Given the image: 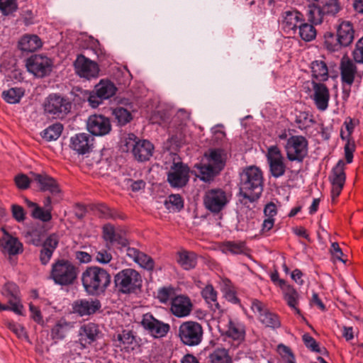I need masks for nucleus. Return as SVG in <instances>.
<instances>
[{
  "instance_id": "1",
  "label": "nucleus",
  "mask_w": 363,
  "mask_h": 363,
  "mask_svg": "<svg viewBox=\"0 0 363 363\" xmlns=\"http://www.w3.org/2000/svg\"><path fill=\"white\" fill-rule=\"evenodd\" d=\"M263 191V176L262 171L255 167L245 169L240 174V194L242 197V203L247 201L255 202L261 196Z\"/></svg>"
},
{
  "instance_id": "2",
  "label": "nucleus",
  "mask_w": 363,
  "mask_h": 363,
  "mask_svg": "<svg viewBox=\"0 0 363 363\" xmlns=\"http://www.w3.org/2000/svg\"><path fill=\"white\" fill-rule=\"evenodd\" d=\"M227 154L225 150L210 149L205 152L202 162L195 167L199 169L200 179L204 182H210L218 175L224 168Z\"/></svg>"
},
{
  "instance_id": "3",
  "label": "nucleus",
  "mask_w": 363,
  "mask_h": 363,
  "mask_svg": "<svg viewBox=\"0 0 363 363\" xmlns=\"http://www.w3.org/2000/svg\"><path fill=\"white\" fill-rule=\"evenodd\" d=\"M111 277L104 269L92 266L87 267L82 274V282L85 291L91 296L105 292L111 284Z\"/></svg>"
},
{
  "instance_id": "4",
  "label": "nucleus",
  "mask_w": 363,
  "mask_h": 363,
  "mask_svg": "<svg viewBox=\"0 0 363 363\" xmlns=\"http://www.w3.org/2000/svg\"><path fill=\"white\" fill-rule=\"evenodd\" d=\"M79 269L70 260L59 258L52 264L50 278L60 286L73 284L77 279Z\"/></svg>"
},
{
  "instance_id": "5",
  "label": "nucleus",
  "mask_w": 363,
  "mask_h": 363,
  "mask_svg": "<svg viewBox=\"0 0 363 363\" xmlns=\"http://www.w3.org/2000/svg\"><path fill=\"white\" fill-rule=\"evenodd\" d=\"M123 152H132L134 158L138 162H145L152 157L154 146L147 140H140L133 133H129L121 142Z\"/></svg>"
},
{
  "instance_id": "6",
  "label": "nucleus",
  "mask_w": 363,
  "mask_h": 363,
  "mask_svg": "<svg viewBox=\"0 0 363 363\" xmlns=\"http://www.w3.org/2000/svg\"><path fill=\"white\" fill-rule=\"evenodd\" d=\"M342 9L340 0H324L317 6H308V20L313 25H319L328 16L335 17Z\"/></svg>"
},
{
  "instance_id": "7",
  "label": "nucleus",
  "mask_w": 363,
  "mask_h": 363,
  "mask_svg": "<svg viewBox=\"0 0 363 363\" xmlns=\"http://www.w3.org/2000/svg\"><path fill=\"white\" fill-rule=\"evenodd\" d=\"M116 287L123 294H131L142 286V277L135 269L128 268L118 272L114 277Z\"/></svg>"
},
{
  "instance_id": "8",
  "label": "nucleus",
  "mask_w": 363,
  "mask_h": 363,
  "mask_svg": "<svg viewBox=\"0 0 363 363\" xmlns=\"http://www.w3.org/2000/svg\"><path fill=\"white\" fill-rule=\"evenodd\" d=\"M203 336L202 325L194 320L182 323L178 329V337L184 345L194 347L200 345Z\"/></svg>"
},
{
  "instance_id": "9",
  "label": "nucleus",
  "mask_w": 363,
  "mask_h": 363,
  "mask_svg": "<svg viewBox=\"0 0 363 363\" xmlns=\"http://www.w3.org/2000/svg\"><path fill=\"white\" fill-rule=\"evenodd\" d=\"M337 27V43L332 44L330 39L325 40V45L330 51L338 50L341 47L349 46L354 40V30L352 23L349 21H340Z\"/></svg>"
},
{
  "instance_id": "10",
  "label": "nucleus",
  "mask_w": 363,
  "mask_h": 363,
  "mask_svg": "<svg viewBox=\"0 0 363 363\" xmlns=\"http://www.w3.org/2000/svg\"><path fill=\"white\" fill-rule=\"evenodd\" d=\"M284 150L289 161L302 162L308 154V141L303 136L292 135L287 139Z\"/></svg>"
},
{
  "instance_id": "11",
  "label": "nucleus",
  "mask_w": 363,
  "mask_h": 363,
  "mask_svg": "<svg viewBox=\"0 0 363 363\" xmlns=\"http://www.w3.org/2000/svg\"><path fill=\"white\" fill-rule=\"evenodd\" d=\"M71 103L66 99L57 94H51L44 104L45 111L55 118H63L70 111Z\"/></svg>"
},
{
  "instance_id": "12",
  "label": "nucleus",
  "mask_w": 363,
  "mask_h": 363,
  "mask_svg": "<svg viewBox=\"0 0 363 363\" xmlns=\"http://www.w3.org/2000/svg\"><path fill=\"white\" fill-rule=\"evenodd\" d=\"M266 157L272 177L279 178L284 175L286 169L285 158L278 146H269L267 148Z\"/></svg>"
},
{
  "instance_id": "13",
  "label": "nucleus",
  "mask_w": 363,
  "mask_h": 363,
  "mask_svg": "<svg viewBox=\"0 0 363 363\" xmlns=\"http://www.w3.org/2000/svg\"><path fill=\"white\" fill-rule=\"evenodd\" d=\"M141 325L154 338H162L170 330L169 324L156 319L149 313L143 315Z\"/></svg>"
},
{
  "instance_id": "14",
  "label": "nucleus",
  "mask_w": 363,
  "mask_h": 363,
  "mask_svg": "<svg viewBox=\"0 0 363 363\" xmlns=\"http://www.w3.org/2000/svg\"><path fill=\"white\" fill-rule=\"evenodd\" d=\"M251 309L258 315L259 321L266 327L276 329L281 326V321L278 315L270 312L265 305L259 300L252 301Z\"/></svg>"
},
{
  "instance_id": "15",
  "label": "nucleus",
  "mask_w": 363,
  "mask_h": 363,
  "mask_svg": "<svg viewBox=\"0 0 363 363\" xmlns=\"http://www.w3.org/2000/svg\"><path fill=\"white\" fill-rule=\"evenodd\" d=\"M203 203L208 210L218 213L228 203L226 194L220 189H210L205 194Z\"/></svg>"
},
{
  "instance_id": "16",
  "label": "nucleus",
  "mask_w": 363,
  "mask_h": 363,
  "mask_svg": "<svg viewBox=\"0 0 363 363\" xmlns=\"http://www.w3.org/2000/svg\"><path fill=\"white\" fill-rule=\"evenodd\" d=\"M345 166V162L342 160H339L333 167L332 174L329 177L332 184L331 198L333 202H335L339 196L345 185L346 179Z\"/></svg>"
},
{
  "instance_id": "17",
  "label": "nucleus",
  "mask_w": 363,
  "mask_h": 363,
  "mask_svg": "<svg viewBox=\"0 0 363 363\" xmlns=\"http://www.w3.org/2000/svg\"><path fill=\"white\" fill-rule=\"evenodd\" d=\"M26 67L35 77H43L50 72L51 62L45 56L34 55L27 60Z\"/></svg>"
},
{
  "instance_id": "18",
  "label": "nucleus",
  "mask_w": 363,
  "mask_h": 363,
  "mask_svg": "<svg viewBox=\"0 0 363 363\" xmlns=\"http://www.w3.org/2000/svg\"><path fill=\"white\" fill-rule=\"evenodd\" d=\"M189 169L182 162H174L167 174V181L172 187H183L189 181Z\"/></svg>"
},
{
  "instance_id": "19",
  "label": "nucleus",
  "mask_w": 363,
  "mask_h": 363,
  "mask_svg": "<svg viewBox=\"0 0 363 363\" xmlns=\"http://www.w3.org/2000/svg\"><path fill=\"white\" fill-rule=\"evenodd\" d=\"M74 65L76 73L80 77L90 79L99 75V68L97 63L82 55L77 56Z\"/></svg>"
},
{
  "instance_id": "20",
  "label": "nucleus",
  "mask_w": 363,
  "mask_h": 363,
  "mask_svg": "<svg viewBox=\"0 0 363 363\" xmlns=\"http://www.w3.org/2000/svg\"><path fill=\"white\" fill-rule=\"evenodd\" d=\"M88 130L94 135L103 136L111 130L110 120L102 115L90 116L86 121Z\"/></svg>"
},
{
  "instance_id": "21",
  "label": "nucleus",
  "mask_w": 363,
  "mask_h": 363,
  "mask_svg": "<svg viewBox=\"0 0 363 363\" xmlns=\"http://www.w3.org/2000/svg\"><path fill=\"white\" fill-rule=\"evenodd\" d=\"M112 341L113 345L121 351L130 352L133 350L136 340L131 330L121 328L113 334Z\"/></svg>"
},
{
  "instance_id": "22",
  "label": "nucleus",
  "mask_w": 363,
  "mask_h": 363,
  "mask_svg": "<svg viewBox=\"0 0 363 363\" xmlns=\"http://www.w3.org/2000/svg\"><path fill=\"white\" fill-rule=\"evenodd\" d=\"M94 138L88 133H78L70 138V148L79 155L90 152L94 147Z\"/></svg>"
},
{
  "instance_id": "23",
  "label": "nucleus",
  "mask_w": 363,
  "mask_h": 363,
  "mask_svg": "<svg viewBox=\"0 0 363 363\" xmlns=\"http://www.w3.org/2000/svg\"><path fill=\"white\" fill-rule=\"evenodd\" d=\"M313 99L316 108L321 111H325L328 107L330 91L328 88L322 83L312 81Z\"/></svg>"
},
{
  "instance_id": "24",
  "label": "nucleus",
  "mask_w": 363,
  "mask_h": 363,
  "mask_svg": "<svg viewBox=\"0 0 363 363\" xmlns=\"http://www.w3.org/2000/svg\"><path fill=\"white\" fill-rule=\"evenodd\" d=\"M193 310V303L186 295H178L170 304V311L177 318L189 316Z\"/></svg>"
},
{
  "instance_id": "25",
  "label": "nucleus",
  "mask_w": 363,
  "mask_h": 363,
  "mask_svg": "<svg viewBox=\"0 0 363 363\" xmlns=\"http://www.w3.org/2000/svg\"><path fill=\"white\" fill-rule=\"evenodd\" d=\"M18 293V286L12 282L6 284L2 289L3 296L9 298L10 304L9 310L16 314L22 315L23 305L21 303Z\"/></svg>"
},
{
  "instance_id": "26",
  "label": "nucleus",
  "mask_w": 363,
  "mask_h": 363,
  "mask_svg": "<svg viewBox=\"0 0 363 363\" xmlns=\"http://www.w3.org/2000/svg\"><path fill=\"white\" fill-rule=\"evenodd\" d=\"M355 61L348 57H343L340 64V77L342 84L351 86L357 73Z\"/></svg>"
},
{
  "instance_id": "27",
  "label": "nucleus",
  "mask_w": 363,
  "mask_h": 363,
  "mask_svg": "<svg viewBox=\"0 0 363 363\" xmlns=\"http://www.w3.org/2000/svg\"><path fill=\"white\" fill-rule=\"evenodd\" d=\"M281 28L288 34H294L297 24L302 21L303 15L296 10L286 11L281 13Z\"/></svg>"
},
{
  "instance_id": "28",
  "label": "nucleus",
  "mask_w": 363,
  "mask_h": 363,
  "mask_svg": "<svg viewBox=\"0 0 363 363\" xmlns=\"http://www.w3.org/2000/svg\"><path fill=\"white\" fill-rule=\"evenodd\" d=\"M101 307L98 299H80L75 301L72 304L74 313L80 316L89 315L95 313Z\"/></svg>"
},
{
  "instance_id": "29",
  "label": "nucleus",
  "mask_w": 363,
  "mask_h": 363,
  "mask_svg": "<svg viewBox=\"0 0 363 363\" xmlns=\"http://www.w3.org/2000/svg\"><path fill=\"white\" fill-rule=\"evenodd\" d=\"M3 238L0 247L4 253L10 255H15L23 252V245L20 241L11 235H9L4 228H1Z\"/></svg>"
},
{
  "instance_id": "30",
  "label": "nucleus",
  "mask_w": 363,
  "mask_h": 363,
  "mask_svg": "<svg viewBox=\"0 0 363 363\" xmlns=\"http://www.w3.org/2000/svg\"><path fill=\"white\" fill-rule=\"evenodd\" d=\"M100 333L101 331L96 324L93 323L84 324L79 329V342L83 345H90L99 337Z\"/></svg>"
},
{
  "instance_id": "31",
  "label": "nucleus",
  "mask_w": 363,
  "mask_h": 363,
  "mask_svg": "<svg viewBox=\"0 0 363 363\" xmlns=\"http://www.w3.org/2000/svg\"><path fill=\"white\" fill-rule=\"evenodd\" d=\"M126 255L147 270H152L155 267L154 260L147 255L139 251L135 247H128L125 249Z\"/></svg>"
},
{
  "instance_id": "32",
  "label": "nucleus",
  "mask_w": 363,
  "mask_h": 363,
  "mask_svg": "<svg viewBox=\"0 0 363 363\" xmlns=\"http://www.w3.org/2000/svg\"><path fill=\"white\" fill-rule=\"evenodd\" d=\"M225 335L240 344L245 337V328L243 324L229 318Z\"/></svg>"
},
{
  "instance_id": "33",
  "label": "nucleus",
  "mask_w": 363,
  "mask_h": 363,
  "mask_svg": "<svg viewBox=\"0 0 363 363\" xmlns=\"http://www.w3.org/2000/svg\"><path fill=\"white\" fill-rule=\"evenodd\" d=\"M34 180L43 191H48L53 195L60 193V189L56 180L47 174H34Z\"/></svg>"
},
{
  "instance_id": "34",
  "label": "nucleus",
  "mask_w": 363,
  "mask_h": 363,
  "mask_svg": "<svg viewBox=\"0 0 363 363\" xmlns=\"http://www.w3.org/2000/svg\"><path fill=\"white\" fill-rule=\"evenodd\" d=\"M280 287L283 291L285 301L289 306L294 309L296 313H300V310L296 307L298 303L299 295L298 292L285 281H280Z\"/></svg>"
},
{
  "instance_id": "35",
  "label": "nucleus",
  "mask_w": 363,
  "mask_h": 363,
  "mask_svg": "<svg viewBox=\"0 0 363 363\" xmlns=\"http://www.w3.org/2000/svg\"><path fill=\"white\" fill-rule=\"evenodd\" d=\"M41 46V40L36 35H25L18 42V48L23 52H32Z\"/></svg>"
},
{
  "instance_id": "36",
  "label": "nucleus",
  "mask_w": 363,
  "mask_h": 363,
  "mask_svg": "<svg viewBox=\"0 0 363 363\" xmlns=\"http://www.w3.org/2000/svg\"><path fill=\"white\" fill-rule=\"evenodd\" d=\"M103 238L106 241L111 243H118L123 247H126L128 244L127 240L116 232L113 225L109 223L104 225L103 227Z\"/></svg>"
},
{
  "instance_id": "37",
  "label": "nucleus",
  "mask_w": 363,
  "mask_h": 363,
  "mask_svg": "<svg viewBox=\"0 0 363 363\" xmlns=\"http://www.w3.org/2000/svg\"><path fill=\"white\" fill-rule=\"evenodd\" d=\"M94 91L101 99L105 100L114 96L117 88L111 81L101 79L95 86Z\"/></svg>"
},
{
  "instance_id": "38",
  "label": "nucleus",
  "mask_w": 363,
  "mask_h": 363,
  "mask_svg": "<svg viewBox=\"0 0 363 363\" xmlns=\"http://www.w3.org/2000/svg\"><path fill=\"white\" fill-rule=\"evenodd\" d=\"M313 79L318 82L328 79L329 73L326 63L323 60H315L311 64Z\"/></svg>"
},
{
  "instance_id": "39",
  "label": "nucleus",
  "mask_w": 363,
  "mask_h": 363,
  "mask_svg": "<svg viewBox=\"0 0 363 363\" xmlns=\"http://www.w3.org/2000/svg\"><path fill=\"white\" fill-rule=\"evenodd\" d=\"M208 363H233L229 350L223 347L214 348L208 356Z\"/></svg>"
},
{
  "instance_id": "40",
  "label": "nucleus",
  "mask_w": 363,
  "mask_h": 363,
  "mask_svg": "<svg viewBox=\"0 0 363 363\" xmlns=\"http://www.w3.org/2000/svg\"><path fill=\"white\" fill-rule=\"evenodd\" d=\"M177 256V262L184 269L190 270L196 266L197 256L194 252L180 251Z\"/></svg>"
},
{
  "instance_id": "41",
  "label": "nucleus",
  "mask_w": 363,
  "mask_h": 363,
  "mask_svg": "<svg viewBox=\"0 0 363 363\" xmlns=\"http://www.w3.org/2000/svg\"><path fill=\"white\" fill-rule=\"evenodd\" d=\"M72 328V325L71 323L67 322L65 319H60L52 328L51 336L54 340H62Z\"/></svg>"
},
{
  "instance_id": "42",
  "label": "nucleus",
  "mask_w": 363,
  "mask_h": 363,
  "mask_svg": "<svg viewBox=\"0 0 363 363\" xmlns=\"http://www.w3.org/2000/svg\"><path fill=\"white\" fill-rule=\"evenodd\" d=\"M24 95L21 88H11L2 92L3 99L9 104H17Z\"/></svg>"
},
{
  "instance_id": "43",
  "label": "nucleus",
  "mask_w": 363,
  "mask_h": 363,
  "mask_svg": "<svg viewBox=\"0 0 363 363\" xmlns=\"http://www.w3.org/2000/svg\"><path fill=\"white\" fill-rule=\"evenodd\" d=\"M63 127L60 123H55L45 129L41 135L47 141L57 140L61 135Z\"/></svg>"
},
{
  "instance_id": "44",
  "label": "nucleus",
  "mask_w": 363,
  "mask_h": 363,
  "mask_svg": "<svg viewBox=\"0 0 363 363\" xmlns=\"http://www.w3.org/2000/svg\"><path fill=\"white\" fill-rule=\"evenodd\" d=\"M246 246L243 242H226L222 246V251L225 253L233 255L242 254L246 250Z\"/></svg>"
},
{
  "instance_id": "45",
  "label": "nucleus",
  "mask_w": 363,
  "mask_h": 363,
  "mask_svg": "<svg viewBox=\"0 0 363 363\" xmlns=\"http://www.w3.org/2000/svg\"><path fill=\"white\" fill-rule=\"evenodd\" d=\"M298 28L299 35L303 40L310 42L315 38L316 30L312 24L301 23Z\"/></svg>"
},
{
  "instance_id": "46",
  "label": "nucleus",
  "mask_w": 363,
  "mask_h": 363,
  "mask_svg": "<svg viewBox=\"0 0 363 363\" xmlns=\"http://www.w3.org/2000/svg\"><path fill=\"white\" fill-rule=\"evenodd\" d=\"M177 296L174 287L164 286L158 290L157 298L160 303H167L169 301L172 302V300Z\"/></svg>"
},
{
  "instance_id": "47",
  "label": "nucleus",
  "mask_w": 363,
  "mask_h": 363,
  "mask_svg": "<svg viewBox=\"0 0 363 363\" xmlns=\"http://www.w3.org/2000/svg\"><path fill=\"white\" fill-rule=\"evenodd\" d=\"M113 115L120 125H124L132 119L131 113L125 108L118 107L113 109Z\"/></svg>"
},
{
  "instance_id": "48",
  "label": "nucleus",
  "mask_w": 363,
  "mask_h": 363,
  "mask_svg": "<svg viewBox=\"0 0 363 363\" xmlns=\"http://www.w3.org/2000/svg\"><path fill=\"white\" fill-rule=\"evenodd\" d=\"M167 208L172 211H180L184 207L182 198L179 194H172L165 202Z\"/></svg>"
},
{
  "instance_id": "49",
  "label": "nucleus",
  "mask_w": 363,
  "mask_h": 363,
  "mask_svg": "<svg viewBox=\"0 0 363 363\" xmlns=\"http://www.w3.org/2000/svg\"><path fill=\"white\" fill-rule=\"evenodd\" d=\"M18 9L17 0H0V11L4 15H9Z\"/></svg>"
},
{
  "instance_id": "50",
  "label": "nucleus",
  "mask_w": 363,
  "mask_h": 363,
  "mask_svg": "<svg viewBox=\"0 0 363 363\" xmlns=\"http://www.w3.org/2000/svg\"><path fill=\"white\" fill-rule=\"evenodd\" d=\"M7 328L11 330L18 338L28 340V334L25 328L16 323L9 322L6 323Z\"/></svg>"
},
{
  "instance_id": "51",
  "label": "nucleus",
  "mask_w": 363,
  "mask_h": 363,
  "mask_svg": "<svg viewBox=\"0 0 363 363\" xmlns=\"http://www.w3.org/2000/svg\"><path fill=\"white\" fill-rule=\"evenodd\" d=\"M31 215L34 218L38 219L43 222H48L52 219V214L48 211H45L39 206L31 211Z\"/></svg>"
},
{
  "instance_id": "52",
  "label": "nucleus",
  "mask_w": 363,
  "mask_h": 363,
  "mask_svg": "<svg viewBox=\"0 0 363 363\" xmlns=\"http://www.w3.org/2000/svg\"><path fill=\"white\" fill-rule=\"evenodd\" d=\"M295 121L301 130L306 128L313 123V120L309 117L308 113L305 111H300L296 115Z\"/></svg>"
},
{
  "instance_id": "53",
  "label": "nucleus",
  "mask_w": 363,
  "mask_h": 363,
  "mask_svg": "<svg viewBox=\"0 0 363 363\" xmlns=\"http://www.w3.org/2000/svg\"><path fill=\"white\" fill-rule=\"evenodd\" d=\"M352 55L355 62L363 64V36L356 43Z\"/></svg>"
},
{
  "instance_id": "54",
  "label": "nucleus",
  "mask_w": 363,
  "mask_h": 363,
  "mask_svg": "<svg viewBox=\"0 0 363 363\" xmlns=\"http://www.w3.org/2000/svg\"><path fill=\"white\" fill-rule=\"evenodd\" d=\"M201 295L208 303H216L217 301V293L212 285H207L202 290Z\"/></svg>"
},
{
  "instance_id": "55",
  "label": "nucleus",
  "mask_w": 363,
  "mask_h": 363,
  "mask_svg": "<svg viewBox=\"0 0 363 363\" xmlns=\"http://www.w3.org/2000/svg\"><path fill=\"white\" fill-rule=\"evenodd\" d=\"M302 339H303V341L305 345L306 346V347L310 349L311 351L319 352V353L321 352V350L319 347L318 342L309 334L305 333L302 336Z\"/></svg>"
},
{
  "instance_id": "56",
  "label": "nucleus",
  "mask_w": 363,
  "mask_h": 363,
  "mask_svg": "<svg viewBox=\"0 0 363 363\" xmlns=\"http://www.w3.org/2000/svg\"><path fill=\"white\" fill-rule=\"evenodd\" d=\"M59 243V237L55 233L50 235L43 243V247L54 252Z\"/></svg>"
},
{
  "instance_id": "57",
  "label": "nucleus",
  "mask_w": 363,
  "mask_h": 363,
  "mask_svg": "<svg viewBox=\"0 0 363 363\" xmlns=\"http://www.w3.org/2000/svg\"><path fill=\"white\" fill-rule=\"evenodd\" d=\"M97 209L99 213H100V216L104 218L115 219L118 216L115 211L111 209L104 204L99 205Z\"/></svg>"
},
{
  "instance_id": "58",
  "label": "nucleus",
  "mask_w": 363,
  "mask_h": 363,
  "mask_svg": "<svg viewBox=\"0 0 363 363\" xmlns=\"http://www.w3.org/2000/svg\"><path fill=\"white\" fill-rule=\"evenodd\" d=\"M355 150V145L353 141L347 140L345 147V157L347 163L350 164L352 162L353 160V152Z\"/></svg>"
},
{
  "instance_id": "59",
  "label": "nucleus",
  "mask_w": 363,
  "mask_h": 363,
  "mask_svg": "<svg viewBox=\"0 0 363 363\" xmlns=\"http://www.w3.org/2000/svg\"><path fill=\"white\" fill-rule=\"evenodd\" d=\"M30 182V179L26 174H21L15 177V183L18 189H28L29 187Z\"/></svg>"
},
{
  "instance_id": "60",
  "label": "nucleus",
  "mask_w": 363,
  "mask_h": 363,
  "mask_svg": "<svg viewBox=\"0 0 363 363\" xmlns=\"http://www.w3.org/2000/svg\"><path fill=\"white\" fill-rule=\"evenodd\" d=\"M112 259V255L106 250L96 252V260L101 264H108Z\"/></svg>"
},
{
  "instance_id": "61",
  "label": "nucleus",
  "mask_w": 363,
  "mask_h": 363,
  "mask_svg": "<svg viewBox=\"0 0 363 363\" xmlns=\"http://www.w3.org/2000/svg\"><path fill=\"white\" fill-rule=\"evenodd\" d=\"M26 237L29 242L34 245H39L41 243V233L38 230H32L27 233Z\"/></svg>"
},
{
  "instance_id": "62",
  "label": "nucleus",
  "mask_w": 363,
  "mask_h": 363,
  "mask_svg": "<svg viewBox=\"0 0 363 363\" xmlns=\"http://www.w3.org/2000/svg\"><path fill=\"white\" fill-rule=\"evenodd\" d=\"M53 252H54L51 251L48 248H45L42 246L39 255V258L41 264L43 265L47 264L50 262Z\"/></svg>"
},
{
  "instance_id": "63",
  "label": "nucleus",
  "mask_w": 363,
  "mask_h": 363,
  "mask_svg": "<svg viewBox=\"0 0 363 363\" xmlns=\"http://www.w3.org/2000/svg\"><path fill=\"white\" fill-rule=\"evenodd\" d=\"M29 308L31 312V318L33 320L38 324H43V320L40 309L31 303L29 305Z\"/></svg>"
},
{
  "instance_id": "64",
  "label": "nucleus",
  "mask_w": 363,
  "mask_h": 363,
  "mask_svg": "<svg viewBox=\"0 0 363 363\" xmlns=\"http://www.w3.org/2000/svg\"><path fill=\"white\" fill-rule=\"evenodd\" d=\"M330 252L335 259H338L342 262H345V260L342 259L343 252L337 242H333L331 244Z\"/></svg>"
}]
</instances>
